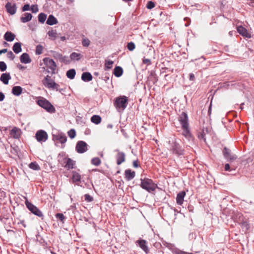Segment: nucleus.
Instances as JSON below:
<instances>
[{
    "label": "nucleus",
    "mask_w": 254,
    "mask_h": 254,
    "mask_svg": "<svg viewBox=\"0 0 254 254\" xmlns=\"http://www.w3.org/2000/svg\"><path fill=\"white\" fill-rule=\"evenodd\" d=\"M128 102V97L123 95L115 98L113 104L117 110L120 112L125 110L127 106Z\"/></svg>",
    "instance_id": "obj_1"
},
{
    "label": "nucleus",
    "mask_w": 254,
    "mask_h": 254,
    "mask_svg": "<svg viewBox=\"0 0 254 254\" xmlns=\"http://www.w3.org/2000/svg\"><path fill=\"white\" fill-rule=\"evenodd\" d=\"M140 181V187L148 192L154 191L158 188L157 185L154 183L153 180L147 178H141Z\"/></svg>",
    "instance_id": "obj_2"
},
{
    "label": "nucleus",
    "mask_w": 254,
    "mask_h": 254,
    "mask_svg": "<svg viewBox=\"0 0 254 254\" xmlns=\"http://www.w3.org/2000/svg\"><path fill=\"white\" fill-rule=\"evenodd\" d=\"M36 103L49 113L53 114L56 112V109L54 106L48 100L43 97L37 100Z\"/></svg>",
    "instance_id": "obj_3"
},
{
    "label": "nucleus",
    "mask_w": 254,
    "mask_h": 254,
    "mask_svg": "<svg viewBox=\"0 0 254 254\" xmlns=\"http://www.w3.org/2000/svg\"><path fill=\"white\" fill-rule=\"evenodd\" d=\"M169 143L170 144V150L173 154L178 156L183 155L184 154V149L182 147L179 143L177 141L176 139L173 140L172 142L169 141Z\"/></svg>",
    "instance_id": "obj_4"
},
{
    "label": "nucleus",
    "mask_w": 254,
    "mask_h": 254,
    "mask_svg": "<svg viewBox=\"0 0 254 254\" xmlns=\"http://www.w3.org/2000/svg\"><path fill=\"white\" fill-rule=\"evenodd\" d=\"M25 205L28 210L33 214L41 218L42 219L44 218V215L42 212L36 206L30 202L27 199L25 202Z\"/></svg>",
    "instance_id": "obj_5"
},
{
    "label": "nucleus",
    "mask_w": 254,
    "mask_h": 254,
    "mask_svg": "<svg viewBox=\"0 0 254 254\" xmlns=\"http://www.w3.org/2000/svg\"><path fill=\"white\" fill-rule=\"evenodd\" d=\"M43 62L51 70L52 74H55L57 64L54 61L49 58H45L43 59Z\"/></svg>",
    "instance_id": "obj_6"
},
{
    "label": "nucleus",
    "mask_w": 254,
    "mask_h": 254,
    "mask_svg": "<svg viewBox=\"0 0 254 254\" xmlns=\"http://www.w3.org/2000/svg\"><path fill=\"white\" fill-rule=\"evenodd\" d=\"M223 154L224 158L229 162H232L237 158L235 154L231 153L230 149L225 147L223 150Z\"/></svg>",
    "instance_id": "obj_7"
},
{
    "label": "nucleus",
    "mask_w": 254,
    "mask_h": 254,
    "mask_svg": "<svg viewBox=\"0 0 254 254\" xmlns=\"http://www.w3.org/2000/svg\"><path fill=\"white\" fill-rule=\"evenodd\" d=\"M75 149L78 153H83L88 150V145L84 141H78L76 143Z\"/></svg>",
    "instance_id": "obj_8"
},
{
    "label": "nucleus",
    "mask_w": 254,
    "mask_h": 254,
    "mask_svg": "<svg viewBox=\"0 0 254 254\" xmlns=\"http://www.w3.org/2000/svg\"><path fill=\"white\" fill-rule=\"evenodd\" d=\"M135 244L137 246L140 247L146 254L149 253V250L147 246V242L146 240L140 238L135 242Z\"/></svg>",
    "instance_id": "obj_9"
},
{
    "label": "nucleus",
    "mask_w": 254,
    "mask_h": 254,
    "mask_svg": "<svg viewBox=\"0 0 254 254\" xmlns=\"http://www.w3.org/2000/svg\"><path fill=\"white\" fill-rule=\"evenodd\" d=\"M36 139L38 142H45L48 139L47 133L43 130H39L35 134Z\"/></svg>",
    "instance_id": "obj_10"
},
{
    "label": "nucleus",
    "mask_w": 254,
    "mask_h": 254,
    "mask_svg": "<svg viewBox=\"0 0 254 254\" xmlns=\"http://www.w3.org/2000/svg\"><path fill=\"white\" fill-rule=\"evenodd\" d=\"M53 139L55 141H59L61 143L64 144L67 141V137L63 132H58L53 134Z\"/></svg>",
    "instance_id": "obj_11"
},
{
    "label": "nucleus",
    "mask_w": 254,
    "mask_h": 254,
    "mask_svg": "<svg viewBox=\"0 0 254 254\" xmlns=\"http://www.w3.org/2000/svg\"><path fill=\"white\" fill-rule=\"evenodd\" d=\"M178 120L182 126V127L189 126V118L187 113L183 112L179 115Z\"/></svg>",
    "instance_id": "obj_12"
},
{
    "label": "nucleus",
    "mask_w": 254,
    "mask_h": 254,
    "mask_svg": "<svg viewBox=\"0 0 254 254\" xmlns=\"http://www.w3.org/2000/svg\"><path fill=\"white\" fill-rule=\"evenodd\" d=\"M115 151L117 152V154L116 156L117 164L120 165L125 161L126 154L124 152L120 151L119 149L115 150Z\"/></svg>",
    "instance_id": "obj_13"
},
{
    "label": "nucleus",
    "mask_w": 254,
    "mask_h": 254,
    "mask_svg": "<svg viewBox=\"0 0 254 254\" xmlns=\"http://www.w3.org/2000/svg\"><path fill=\"white\" fill-rule=\"evenodd\" d=\"M182 128L183 129V135L185 136L189 141H193L194 137L190 131L189 125L185 126V127H182Z\"/></svg>",
    "instance_id": "obj_14"
},
{
    "label": "nucleus",
    "mask_w": 254,
    "mask_h": 254,
    "mask_svg": "<svg viewBox=\"0 0 254 254\" xmlns=\"http://www.w3.org/2000/svg\"><path fill=\"white\" fill-rule=\"evenodd\" d=\"M238 32L243 37L246 38H251V34L249 33L247 29L242 26H239L237 27Z\"/></svg>",
    "instance_id": "obj_15"
},
{
    "label": "nucleus",
    "mask_w": 254,
    "mask_h": 254,
    "mask_svg": "<svg viewBox=\"0 0 254 254\" xmlns=\"http://www.w3.org/2000/svg\"><path fill=\"white\" fill-rule=\"evenodd\" d=\"M5 7L7 13L13 15L16 13L17 7L15 3L12 5L10 2H7L5 5Z\"/></svg>",
    "instance_id": "obj_16"
},
{
    "label": "nucleus",
    "mask_w": 254,
    "mask_h": 254,
    "mask_svg": "<svg viewBox=\"0 0 254 254\" xmlns=\"http://www.w3.org/2000/svg\"><path fill=\"white\" fill-rule=\"evenodd\" d=\"M125 176L126 180L129 181L135 177V172L134 171H131L130 169H127L125 171Z\"/></svg>",
    "instance_id": "obj_17"
},
{
    "label": "nucleus",
    "mask_w": 254,
    "mask_h": 254,
    "mask_svg": "<svg viewBox=\"0 0 254 254\" xmlns=\"http://www.w3.org/2000/svg\"><path fill=\"white\" fill-rule=\"evenodd\" d=\"M11 77L9 72L3 73L1 74L0 80L5 85L8 84V81L11 79Z\"/></svg>",
    "instance_id": "obj_18"
},
{
    "label": "nucleus",
    "mask_w": 254,
    "mask_h": 254,
    "mask_svg": "<svg viewBox=\"0 0 254 254\" xmlns=\"http://www.w3.org/2000/svg\"><path fill=\"white\" fill-rule=\"evenodd\" d=\"M240 225L242 229L243 232L245 233L249 232L250 229V224L247 220H243L240 223Z\"/></svg>",
    "instance_id": "obj_19"
},
{
    "label": "nucleus",
    "mask_w": 254,
    "mask_h": 254,
    "mask_svg": "<svg viewBox=\"0 0 254 254\" xmlns=\"http://www.w3.org/2000/svg\"><path fill=\"white\" fill-rule=\"evenodd\" d=\"M20 61L21 63L27 64L30 63L31 62V59L29 56V55L26 53H23L20 57Z\"/></svg>",
    "instance_id": "obj_20"
},
{
    "label": "nucleus",
    "mask_w": 254,
    "mask_h": 254,
    "mask_svg": "<svg viewBox=\"0 0 254 254\" xmlns=\"http://www.w3.org/2000/svg\"><path fill=\"white\" fill-rule=\"evenodd\" d=\"M186 195V192L184 190L179 192L176 197L177 203L178 205H182L184 202V197Z\"/></svg>",
    "instance_id": "obj_21"
},
{
    "label": "nucleus",
    "mask_w": 254,
    "mask_h": 254,
    "mask_svg": "<svg viewBox=\"0 0 254 254\" xmlns=\"http://www.w3.org/2000/svg\"><path fill=\"white\" fill-rule=\"evenodd\" d=\"M66 160H67V158L65 157V154L64 153H61L59 154L58 161L62 167H64V166L66 163Z\"/></svg>",
    "instance_id": "obj_22"
},
{
    "label": "nucleus",
    "mask_w": 254,
    "mask_h": 254,
    "mask_svg": "<svg viewBox=\"0 0 254 254\" xmlns=\"http://www.w3.org/2000/svg\"><path fill=\"white\" fill-rule=\"evenodd\" d=\"M58 22L56 18L53 15H50L46 21V24L49 25H53L57 24Z\"/></svg>",
    "instance_id": "obj_23"
},
{
    "label": "nucleus",
    "mask_w": 254,
    "mask_h": 254,
    "mask_svg": "<svg viewBox=\"0 0 254 254\" xmlns=\"http://www.w3.org/2000/svg\"><path fill=\"white\" fill-rule=\"evenodd\" d=\"M20 130L18 128L16 127H14L11 130H10V135L12 136V137L14 138H19V137L20 136Z\"/></svg>",
    "instance_id": "obj_24"
},
{
    "label": "nucleus",
    "mask_w": 254,
    "mask_h": 254,
    "mask_svg": "<svg viewBox=\"0 0 254 254\" xmlns=\"http://www.w3.org/2000/svg\"><path fill=\"white\" fill-rule=\"evenodd\" d=\"M81 79L85 82L90 81L92 79V75L89 72H84L82 74Z\"/></svg>",
    "instance_id": "obj_25"
},
{
    "label": "nucleus",
    "mask_w": 254,
    "mask_h": 254,
    "mask_svg": "<svg viewBox=\"0 0 254 254\" xmlns=\"http://www.w3.org/2000/svg\"><path fill=\"white\" fill-rule=\"evenodd\" d=\"M15 35L10 31H7L4 35V39L8 42L12 41L15 38Z\"/></svg>",
    "instance_id": "obj_26"
},
{
    "label": "nucleus",
    "mask_w": 254,
    "mask_h": 254,
    "mask_svg": "<svg viewBox=\"0 0 254 254\" xmlns=\"http://www.w3.org/2000/svg\"><path fill=\"white\" fill-rule=\"evenodd\" d=\"M75 165V162L73 161L71 158H67V160H66V163L64 166V168L67 169V170L71 169L74 168V165Z\"/></svg>",
    "instance_id": "obj_27"
},
{
    "label": "nucleus",
    "mask_w": 254,
    "mask_h": 254,
    "mask_svg": "<svg viewBox=\"0 0 254 254\" xmlns=\"http://www.w3.org/2000/svg\"><path fill=\"white\" fill-rule=\"evenodd\" d=\"M22 92V88L19 86H15L12 87L11 92L16 96H19Z\"/></svg>",
    "instance_id": "obj_28"
},
{
    "label": "nucleus",
    "mask_w": 254,
    "mask_h": 254,
    "mask_svg": "<svg viewBox=\"0 0 254 254\" xmlns=\"http://www.w3.org/2000/svg\"><path fill=\"white\" fill-rule=\"evenodd\" d=\"M13 52L17 54L22 51L21 43L20 42H16L12 47Z\"/></svg>",
    "instance_id": "obj_29"
},
{
    "label": "nucleus",
    "mask_w": 254,
    "mask_h": 254,
    "mask_svg": "<svg viewBox=\"0 0 254 254\" xmlns=\"http://www.w3.org/2000/svg\"><path fill=\"white\" fill-rule=\"evenodd\" d=\"M33 16L30 13H25L24 16L20 17V20L23 23H26L30 21L32 18Z\"/></svg>",
    "instance_id": "obj_30"
},
{
    "label": "nucleus",
    "mask_w": 254,
    "mask_h": 254,
    "mask_svg": "<svg viewBox=\"0 0 254 254\" xmlns=\"http://www.w3.org/2000/svg\"><path fill=\"white\" fill-rule=\"evenodd\" d=\"M113 73L115 76L119 77L121 76L123 73V69L121 66H117L114 69Z\"/></svg>",
    "instance_id": "obj_31"
},
{
    "label": "nucleus",
    "mask_w": 254,
    "mask_h": 254,
    "mask_svg": "<svg viewBox=\"0 0 254 254\" xmlns=\"http://www.w3.org/2000/svg\"><path fill=\"white\" fill-rule=\"evenodd\" d=\"M148 78L152 81L153 84H155L158 81V77L154 71H151Z\"/></svg>",
    "instance_id": "obj_32"
},
{
    "label": "nucleus",
    "mask_w": 254,
    "mask_h": 254,
    "mask_svg": "<svg viewBox=\"0 0 254 254\" xmlns=\"http://www.w3.org/2000/svg\"><path fill=\"white\" fill-rule=\"evenodd\" d=\"M76 71L74 69H70L66 71V75L70 79H73L75 77Z\"/></svg>",
    "instance_id": "obj_33"
},
{
    "label": "nucleus",
    "mask_w": 254,
    "mask_h": 254,
    "mask_svg": "<svg viewBox=\"0 0 254 254\" xmlns=\"http://www.w3.org/2000/svg\"><path fill=\"white\" fill-rule=\"evenodd\" d=\"M91 121L96 125H98L101 122V118L99 115H94L91 117Z\"/></svg>",
    "instance_id": "obj_34"
},
{
    "label": "nucleus",
    "mask_w": 254,
    "mask_h": 254,
    "mask_svg": "<svg viewBox=\"0 0 254 254\" xmlns=\"http://www.w3.org/2000/svg\"><path fill=\"white\" fill-rule=\"evenodd\" d=\"M71 179H72L73 183L79 182L81 179V176L78 173H77L75 171H73L72 172V176Z\"/></svg>",
    "instance_id": "obj_35"
},
{
    "label": "nucleus",
    "mask_w": 254,
    "mask_h": 254,
    "mask_svg": "<svg viewBox=\"0 0 254 254\" xmlns=\"http://www.w3.org/2000/svg\"><path fill=\"white\" fill-rule=\"evenodd\" d=\"M114 62L112 61L111 60H106L105 61V67L104 69L106 71H108L112 68V65L113 64Z\"/></svg>",
    "instance_id": "obj_36"
},
{
    "label": "nucleus",
    "mask_w": 254,
    "mask_h": 254,
    "mask_svg": "<svg viewBox=\"0 0 254 254\" xmlns=\"http://www.w3.org/2000/svg\"><path fill=\"white\" fill-rule=\"evenodd\" d=\"M81 58V54L75 52L72 53L70 55V58L71 60H76L79 61Z\"/></svg>",
    "instance_id": "obj_37"
},
{
    "label": "nucleus",
    "mask_w": 254,
    "mask_h": 254,
    "mask_svg": "<svg viewBox=\"0 0 254 254\" xmlns=\"http://www.w3.org/2000/svg\"><path fill=\"white\" fill-rule=\"evenodd\" d=\"M29 167L30 169L33 170L38 171L40 169L39 165L36 162L30 163L29 165Z\"/></svg>",
    "instance_id": "obj_38"
},
{
    "label": "nucleus",
    "mask_w": 254,
    "mask_h": 254,
    "mask_svg": "<svg viewBox=\"0 0 254 254\" xmlns=\"http://www.w3.org/2000/svg\"><path fill=\"white\" fill-rule=\"evenodd\" d=\"M38 18L39 22L43 23L47 18V14L44 13H40L38 15Z\"/></svg>",
    "instance_id": "obj_39"
},
{
    "label": "nucleus",
    "mask_w": 254,
    "mask_h": 254,
    "mask_svg": "<svg viewBox=\"0 0 254 254\" xmlns=\"http://www.w3.org/2000/svg\"><path fill=\"white\" fill-rule=\"evenodd\" d=\"M91 164L92 165H95L96 166H99L101 164V160L98 157L93 158L91 159Z\"/></svg>",
    "instance_id": "obj_40"
},
{
    "label": "nucleus",
    "mask_w": 254,
    "mask_h": 254,
    "mask_svg": "<svg viewBox=\"0 0 254 254\" xmlns=\"http://www.w3.org/2000/svg\"><path fill=\"white\" fill-rule=\"evenodd\" d=\"M43 84L48 88H53L54 86L56 85V82L53 79L51 80L50 81H47Z\"/></svg>",
    "instance_id": "obj_41"
},
{
    "label": "nucleus",
    "mask_w": 254,
    "mask_h": 254,
    "mask_svg": "<svg viewBox=\"0 0 254 254\" xmlns=\"http://www.w3.org/2000/svg\"><path fill=\"white\" fill-rule=\"evenodd\" d=\"M197 137L199 139H202L205 141L206 138H205V133L204 132V129H202V130L200 132H199L197 134Z\"/></svg>",
    "instance_id": "obj_42"
},
{
    "label": "nucleus",
    "mask_w": 254,
    "mask_h": 254,
    "mask_svg": "<svg viewBox=\"0 0 254 254\" xmlns=\"http://www.w3.org/2000/svg\"><path fill=\"white\" fill-rule=\"evenodd\" d=\"M173 254H192V253H187L183 251H181L178 249H175L172 250Z\"/></svg>",
    "instance_id": "obj_43"
},
{
    "label": "nucleus",
    "mask_w": 254,
    "mask_h": 254,
    "mask_svg": "<svg viewBox=\"0 0 254 254\" xmlns=\"http://www.w3.org/2000/svg\"><path fill=\"white\" fill-rule=\"evenodd\" d=\"M55 217L58 220H60L63 223H64V221L65 219V217L64 215V214L61 213H57L55 215Z\"/></svg>",
    "instance_id": "obj_44"
},
{
    "label": "nucleus",
    "mask_w": 254,
    "mask_h": 254,
    "mask_svg": "<svg viewBox=\"0 0 254 254\" xmlns=\"http://www.w3.org/2000/svg\"><path fill=\"white\" fill-rule=\"evenodd\" d=\"M48 35L55 39L57 37V32L56 30H52L48 32Z\"/></svg>",
    "instance_id": "obj_45"
},
{
    "label": "nucleus",
    "mask_w": 254,
    "mask_h": 254,
    "mask_svg": "<svg viewBox=\"0 0 254 254\" xmlns=\"http://www.w3.org/2000/svg\"><path fill=\"white\" fill-rule=\"evenodd\" d=\"M67 134L68 136L72 139L74 138L76 135V131L74 129H70L68 132Z\"/></svg>",
    "instance_id": "obj_46"
},
{
    "label": "nucleus",
    "mask_w": 254,
    "mask_h": 254,
    "mask_svg": "<svg viewBox=\"0 0 254 254\" xmlns=\"http://www.w3.org/2000/svg\"><path fill=\"white\" fill-rule=\"evenodd\" d=\"M43 50V46L41 45H38L36 46L35 53L36 55H40L42 54Z\"/></svg>",
    "instance_id": "obj_47"
},
{
    "label": "nucleus",
    "mask_w": 254,
    "mask_h": 254,
    "mask_svg": "<svg viewBox=\"0 0 254 254\" xmlns=\"http://www.w3.org/2000/svg\"><path fill=\"white\" fill-rule=\"evenodd\" d=\"M135 46L133 42H130L127 43V48L130 51H132L135 49Z\"/></svg>",
    "instance_id": "obj_48"
},
{
    "label": "nucleus",
    "mask_w": 254,
    "mask_h": 254,
    "mask_svg": "<svg viewBox=\"0 0 254 254\" xmlns=\"http://www.w3.org/2000/svg\"><path fill=\"white\" fill-rule=\"evenodd\" d=\"M90 40L87 38H83L82 40V44L83 46L84 47H88L90 45Z\"/></svg>",
    "instance_id": "obj_49"
},
{
    "label": "nucleus",
    "mask_w": 254,
    "mask_h": 254,
    "mask_svg": "<svg viewBox=\"0 0 254 254\" xmlns=\"http://www.w3.org/2000/svg\"><path fill=\"white\" fill-rule=\"evenodd\" d=\"M155 6V3L152 1H148L146 4V8L148 9H151Z\"/></svg>",
    "instance_id": "obj_50"
},
{
    "label": "nucleus",
    "mask_w": 254,
    "mask_h": 254,
    "mask_svg": "<svg viewBox=\"0 0 254 254\" xmlns=\"http://www.w3.org/2000/svg\"><path fill=\"white\" fill-rule=\"evenodd\" d=\"M7 68V65L4 62H0V70L1 71H4Z\"/></svg>",
    "instance_id": "obj_51"
},
{
    "label": "nucleus",
    "mask_w": 254,
    "mask_h": 254,
    "mask_svg": "<svg viewBox=\"0 0 254 254\" xmlns=\"http://www.w3.org/2000/svg\"><path fill=\"white\" fill-rule=\"evenodd\" d=\"M63 56L62 54L56 52H55L53 54L54 58L56 59L59 60L60 61L63 58Z\"/></svg>",
    "instance_id": "obj_52"
},
{
    "label": "nucleus",
    "mask_w": 254,
    "mask_h": 254,
    "mask_svg": "<svg viewBox=\"0 0 254 254\" xmlns=\"http://www.w3.org/2000/svg\"><path fill=\"white\" fill-rule=\"evenodd\" d=\"M60 62L65 64H68L70 63V60L67 56H63V58L61 60Z\"/></svg>",
    "instance_id": "obj_53"
},
{
    "label": "nucleus",
    "mask_w": 254,
    "mask_h": 254,
    "mask_svg": "<svg viewBox=\"0 0 254 254\" xmlns=\"http://www.w3.org/2000/svg\"><path fill=\"white\" fill-rule=\"evenodd\" d=\"M85 200L88 202H92L93 200V198L89 194H85L84 195Z\"/></svg>",
    "instance_id": "obj_54"
},
{
    "label": "nucleus",
    "mask_w": 254,
    "mask_h": 254,
    "mask_svg": "<svg viewBox=\"0 0 254 254\" xmlns=\"http://www.w3.org/2000/svg\"><path fill=\"white\" fill-rule=\"evenodd\" d=\"M7 57L10 60H13L15 57L13 53L11 51H10L7 52Z\"/></svg>",
    "instance_id": "obj_55"
},
{
    "label": "nucleus",
    "mask_w": 254,
    "mask_h": 254,
    "mask_svg": "<svg viewBox=\"0 0 254 254\" xmlns=\"http://www.w3.org/2000/svg\"><path fill=\"white\" fill-rule=\"evenodd\" d=\"M225 170L226 171H231L232 170H235V169L231 168L230 165L228 163H227L224 166Z\"/></svg>",
    "instance_id": "obj_56"
},
{
    "label": "nucleus",
    "mask_w": 254,
    "mask_h": 254,
    "mask_svg": "<svg viewBox=\"0 0 254 254\" xmlns=\"http://www.w3.org/2000/svg\"><path fill=\"white\" fill-rule=\"evenodd\" d=\"M31 10L33 13H36L38 11L39 9L37 5H32L31 6Z\"/></svg>",
    "instance_id": "obj_57"
},
{
    "label": "nucleus",
    "mask_w": 254,
    "mask_h": 254,
    "mask_svg": "<svg viewBox=\"0 0 254 254\" xmlns=\"http://www.w3.org/2000/svg\"><path fill=\"white\" fill-rule=\"evenodd\" d=\"M30 9V5L29 4H25L22 8L23 11H28Z\"/></svg>",
    "instance_id": "obj_58"
},
{
    "label": "nucleus",
    "mask_w": 254,
    "mask_h": 254,
    "mask_svg": "<svg viewBox=\"0 0 254 254\" xmlns=\"http://www.w3.org/2000/svg\"><path fill=\"white\" fill-rule=\"evenodd\" d=\"M142 62L144 64H146L147 65H150L151 64L150 60L148 59H143Z\"/></svg>",
    "instance_id": "obj_59"
},
{
    "label": "nucleus",
    "mask_w": 254,
    "mask_h": 254,
    "mask_svg": "<svg viewBox=\"0 0 254 254\" xmlns=\"http://www.w3.org/2000/svg\"><path fill=\"white\" fill-rule=\"evenodd\" d=\"M51 80H52V79L51 78V76L49 75H47L42 80V82L43 83H44L47 81H50Z\"/></svg>",
    "instance_id": "obj_60"
},
{
    "label": "nucleus",
    "mask_w": 254,
    "mask_h": 254,
    "mask_svg": "<svg viewBox=\"0 0 254 254\" xmlns=\"http://www.w3.org/2000/svg\"><path fill=\"white\" fill-rule=\"evenodd\" d=\"M59 87H60V85L56 83V85L54 86V87H53L52 89H56L57 91H59L61 92L63 90V89L59 88Z\"/></svg>",
    "instance_id": "obj_61"
},
{
    "label": "nucleus",
    "mask_w": 254,
    "mask_h": 254,
    "mask_svg": "<svg viewBox=\"0 0 254 254\" xmlns=\"http://www.w3.org/2000/svg\"><path fill=\"white\" fill-rule=\"evenodd\" d=\"M121 132L122 133L123 135L126 138H128L129 137L127 132L126 131L125 129H121Z\"/></svg>",
    "instance_id": "obj_62"
},
{
    "label": "nucleus",
    "mask_w": 254,
    "mask_h": 254,
    "mask_svg": "<svg viewBox=\"0 0 254 254\" xmlns=\"http://www.w3.org/2000/svg\"><path fill=\"white\" fill-rule=\"evenodd\" d=\"M104 80L105 81L106 83H108L109 81H110V76L108 73H106L105 74V76L104 77Z\"/></svg>",
    "instance_id": "obj_63"
},
{
    "label": "nucleus",
    "mask_w": 254,
    "mask_h": 254,
    "mask_svg": "<svg viewBox=\"0 0 254 254\" xmlns=\"http://www.w3.org/2000/svg\"><path fill=\"white\" fill-rule=\"evenodd\" d=\"M189 79L190 81H194L195 80L194 74L192 73L189 74Z\"/></svg>",
    "instance_id": "obj_64"
}]
</instances>
